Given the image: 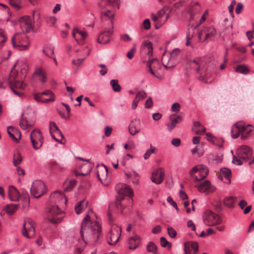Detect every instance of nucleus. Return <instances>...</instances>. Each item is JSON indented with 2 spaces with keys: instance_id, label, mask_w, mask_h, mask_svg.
I'll return each instance as SVG.
<instances>
[{
  "instance_id": "f257e3e1",
  "label": "nucleus",
  "mask_w": 254,
  "mask_h": 254,
  "mask_svg": "<svg viewBox=\"0 0 254 254\" xmlns=\"http://www.w3.org/2000/svg\"><path fill=\"white\" fill-rule=\"evenodd\" d=\"M90 216L87 215L83 220L80 231L81 239L74 232H71L67 238L69 244H73L77 252H82L87 244H95L101 234V227L97 221L91 224Z\"/></svg>"
},
{
  "instance_id": "f03ea898",
  "label": "nucleus",
  "mask_w": 254,
  "mask_h": 254,
  "mask_svg": "<svg viewBox=\"0 0 254 254\" xmlns=\"http://www.w3.org/2000/svg\"><path fill=\"white\" fill-rule=\"evenodd\" d=\"M63 201L66 202V200L62 192L56 191L50 195V201L51 204L47 208V214L48 220L53 223H60L64 217V214L58 204L52 203L57 204Z\"/></svg>"
},
{
  "instance_id": "7ed1b4c3",
  "label": "nucleus",
  "mask_w": 254,
  "mask_h": 254,
  "mask_svg": "<svg viewBox=\"0 0 254 254\" xmlns=\"http://www.w3.org/2000/svg\"><path fill=\"white\" fill-rule=\"evenodd\" d=\"M12 46L15 49L24 51L29 47L27 36L25 34H16L11 39Z\"/></svg>"
},
{
  "instance_id": "20e7f679",
  "label": "nucleus",
  "mask_w": 254,
  "mask_h": 254,
  "mask_svg": "<svg viewBox=\"0 0 254 254\" xmlns=\"http://www.w3.org/2000/svg\"><path fill=\"white\" fill-rule=\"evenodd\" d=\"M209 169L204 164H199L193 167L189 173L195 181H200L204 179L208 174Z\"/></svg>"
},
{
  "instance_id": "39448f33",
  "label": "nucleus",
  "mask_w": 254,
  "mask_h": 254,
  "mask_svg": "<svg viewBox=\"0 0 254 254\" xmlns=\"http://www.w3.org/2000/svg\"><path fill=\"white\" fill-rule=\"evenodd\" d=\"M203 219L204 223L209 226L218 225L222 221L219 215L210 210H207L203 213Z\"/></svg>"
},
{
  "instance_id": "423d86ee",
  "label": "nucleus",
  "mask_w": 254,
  "mask_h": 254,
  "mask_svg": "<svg viewBox=\"0 0 254 254\" xmlns=\"http://www.w3.org/2000/svg\"><path fill=\"white\" fill-rule=\"evenodd\" d=\"M216 30L213 26H204L199 33V40L202 42L206 40H212L216 36Z\"/></svg>"
},
{
  "instance_id": "0eeeda50",
  "label": "nucleus",
  "mask_w": 254,
  "mask_h": 254,
  "mask_svg": "<svg viewBox=\"0 0 254 254\" xmlns=\"http://www.w3.org/2000/svg\"><path fill=\"white\" fill-rule=\"evenodd\" d=\"M122 233V228L116 224H113L111 229L107 236L108 244L111 245H115L119 241Z\"/></svg>"
},
{
  "instance_id": "6e6552de",
  "label": "nucleus",
  "mask_w": 254,
  "mask_h": 254,
  "mask_svg": "<svg viewBox=\"0 0 254 254\" xmlns=\"http://www.w3.org/2000/svg\"><path fill=\"white\" fill-rule=\"evenodd\" d=\"M22 233L24 237L29 239L34 236V222L32 219L30 218H27L25 219L23 224Z\"/></svg>"
},
{
  "instance_id": "1a4fd4ad",
  "label": "nucleus",
  "mask_w": 254,
  "mask_h": 254,
  "mask_svg": "<svg viewBox=\"0 0 254 254\" xmlns=\"http://www.w3.org/2000/svg\"><path fill=\"white\" fill-rule=\"evenodd\" d=\"M30 191L35 198H39L46 192V189L42 181L37 180L33 183Z\"/></svg>"
},
{
  "instance_id": "9d476101",
  "label": "nucleus",
  "mask_w": 254,
  "mask_h": 254,
  "mask_svg": "<svg viewBox=\"0 0 254 254\" xmlns=\"http://www.w3.org/2000/svg\"><path fill=\"white\" fill-rule=\"evenodd\" d=\"M96 174L99 180L104 186H107L110 183V178L108 177V169L104 165L97 166Z\"/></svg>"
},
{
  "instance_id": "9b49d317",
  "label": "nucleus",
  "mask_w": 254,
  "mask_h": 254,
  "mask_svg": "<svg viewBox=\"0 0 254 254\" xmlns=\"http://www.w3.org/2000/svg\"><path fill=\"white\" fill-rule=\"evenodd\" d=\"M30 139L33 147L35 149H38L42 146L43 143V137L40 130H33L30 133Z\"/></svg>"
},
{
  "instance_id": "f8f14e48",
  "label": "nucleus",
  "mask_w": 254,
  "mask_h": 254,
  "mask_svg": "<svg viewBox=\"0 0 254 254\" xmlns=\"http://www.w3.org/2000/svg\"><path fill=\"white\" fill-rule=\"evenodd\" d=\"M34 21L29 16H23L19 19L20 27L26 32L31 31L34 27Z\"/></svg>"
},
{
  "instance_id": "ddd939ff",
  "label": "nucleus",
  "mask_w": 254,
  "mask_h": 254,
  "mask_svg": "<svg viewBox=\"0 0 254 254\" xmlns=\"http://www.w3.org/2000/svg\"><path fill=\"white\" fill-rule=\"evenodd\" d=\"M101 18L103 21H109L110 27L113 28V21L115 17V11L112 8H101Z\"/></svg>"
},
{
  "instance_id": "4468645a",
  "label": "nucleus",
  "mask_w": 254,
  "mask_h": 254,
  "mask_svg": "<svg viewBox=\"0 0 254 254\" xmlns=\"http://www.w3.org/2000/svg\"><path fill=\"white\" fill-rule=\"evenodd\" d=\"M34 124V118L33 114L24 113L22 115L19 125L22 129H27L33 126Z\"/></svg>"
},
{
  "instance_id": "2eb2a0df",
  "label": "nucleus",
  "mask_w": 254,
  "mask_h": 254,
  "mask_svg": "<svg viewBox=\"0 0 254 254\" xmlns=\"http://www.w3.org/2000/svg\"><path fill=\"white\" fill-rule=\"evenodd\" d=\"M237 155L244 161H248L252 156L253 152L250 147L242 145L237 150Z\"/></svg>"
},
{
  "instance_id": "dca6fc26",
  "label": "nucleus",
  "mask_w": 254,
  "mask_h": 254,
  "mask_svg": "<svg viewBox=\"0 0 254 254\" xmlns=\"http://www.w3.org/2000/svg\"><path fill=\"white\" fill-rule=\"evenodd\" d=\"M117 192L121 195H127L130 198L133 196V192L131 188L125 184H119L116 186Z\"/></svg>"
},
{
  "instance_id": "f3484780",
  "label": "nucleus",
  "mask_w": 254,
  "mask_h": 254,
  "mask_svg": "<svg viewBox=\"0 0 254 254\" xmlns=\"http://www.w3.org/2000/svg\"><path fill=\"white\" fill-rule=\"evenodd\" d=\"M113 33V28L109 27L99 35L97 41L101 44H105L110 41V37Z\"/></svg>"
},
{
  "instance_id": "a211bd4d",
  "label": "nucleus",
  "mask_w": 254,
  "mask_h": 254,
  "mask_svg": "<svg viewBox=\"0 0 254 254\" xmlns=\"http://www.w3.org/2000/svg\"><path fill=\"white\" fill-rule=\"evenodd\" d=\"M164 176L165 172L164 169L163 168H159L152 173L151 180L153 183L156 184H160L163 182Z\"/></svg>"
},
{
  "instance_id": "6ab92c4d",
  "label": "nucleus",
  "mask_w": 254,
  "mask_h": 254,
  "mask_svg": "<svg viewBox=\"0 0 254 254\" xmlns=\"http://www.w3.org/2000/svg\"><path fill=\"white\" fill-rule=\"evenodd\" d=\"M147 67L152 75L159 78L156 73V71L160 68V65L157 59H154L148 61L147 63Z\"/></svg>"
},
{
  "instance_id": "aec40b11",
  "label": "nucleus",
  "mask_w": 254,
  "mask_h": 254,
  "mask_svg": "<svg viewBox=\"0 0 254 254\" xmlns=\"http://www.w3.org/2000/svg\"><path fill=\"white\" fill-rule=\"evenodd\" d=\"M79 159L81 160L86 161V162L83 163L82 165H80V172L78 173L76 172L75 173V176H85L88 174L92 169V165L89 162L88 160H84L80 157L78 158Z\"/></svg>"
},
{
  "instance_id": "412c9836",
  "label": "nucleus",
  "mask_w": 254,
  "mask_h": 254,
  "mask_svg": "<svg viewBox=\"0 0 254 254\" xmlns=\"http://www.w3.org/2000/svg\"><path fill=\"white\" fill-rule=\"evenodd\" d=\"M72 36L79 44H82L87 36V33L84 31L74 28L72 30Z\"/></svg>"
},
{
  "instance_id": "4be33fe9",
  "label": "nucleus",
  "mask_w": 254,
  "mask_h": 254,
  "mask_svg": "<svg viewBox=\"0 0 254 254\" xmlns=\"http://www.w3.org/2000/svg\"><path fill=\"white\" fill-rule=\"evenodd\" d=\"M198 244L194 242H188L184 244L185 254H195L198 251Z\"/></svg>"
},
{
  "instance_id": "5701e85b",
  "label": "nucleus",
  "mask_w": 254,
  "mask_h": 254,
  "mask_svg": "<svg viewBox=\"0 0 254 254\" xmlns=\"http://www.w3.org/2000/svg\"><path fill=\"white\" fill-rule=\"evenodd\" d=\"M198 190L201 192L208 193L214 190V188L211 186L210 181L206 180L196 186Z\"/></svg>"
},
{
  "instance_id": "b1692460",
  "label": "nucleus",
  "mask_w": 254,
  "mask_h": 254,
  "mask_svg": "<svg viewBox=\"0 0 254 254\" xmlns=\"http://www.w3.org/2000/svg\"><path fill=\"white\" fill-rule=\"evenodd\" d=\"M161 61L163 65L167 69H171L175 66L174 60L168 54H163Z\"/></svg>"
},
{
  "instance_id": "393cba45",
  "label": "nucleus",
  "mask_w": 254,
  "mask_h": 254,
  "mask_svg": "<svg viewBox=\"0 0 254 254\" xmlns=\"http://www.w3.org/2000/svg\"><path fill=\"white\" fill-rule=\"evenodd\" d=\"M243 127V122H239L236 123L232 127L231 136L234 138H237L240 134H242V128Z\"/></svg>"
},
{
  "instance_id": "a878e982",
  "label": "nucleus",
  "mask_w": 254,
  "mask_h": 254,
  "mask_svg": "<svg viewBox=\"0 0 254 254\" xmlns=\"http://www.w3.org/2000/svg\"><path fill=\"white\" fill-rule=\"evenodd\" d=\"M141 243V238L138 235H135L129 238L128 240V248L130 250H135Z\"/></svg>"
},
{
  "instance_id": "bb28decb",
  "label": "nucleus",
  "mask_w": 254,
  "mask_h": 254,
  "mask_svg": "<svg viewBox=\"0 0 254 254\" xmlns=\"http://www.w3.org/2000/svg\"><path fill=\"white\" fill-rule=\"evenodd\" d=\"M204 63V61L203 58L196 57L192 61H190V65L192 68H194L197 72H199Z\"/></svg>"
},
{
  "instance_id": "cd10ccee",
  "label": "nucleus",
  "mask_w": 254,
  "mask_h": 254,
  "mask_svg": "<svg viewBox=\"0 0 254 254\" xmlns=\"http://www.w3.org/2000/svg\"><path fill=\"white\" fill-rule=\"evenodd\" d=\"M8 196L11 201H17L19 200L20 194L18 190L14 186H10L8 188Z\"/></svg>"
},
{
  "instance_id": "c85d7f7f",
  "label": "nucleus",
  "mask_w": 254,
  "mask_h": 254,
  "mask_svg": "<svg viewBox=\"0 0 254 254\" xmlns=\"http://www.w3.org/2000/svg\"><path fill=\"white\" fill-rule=\"evenodd\" d=\"M139 121L137 120H134L130 123L128 127V130L131 135H134L139 132Z\"/></svg>"
},
{
  "instance_id": "c756f323",
  "label": "nucleus",
  "mask_w": 254,
  "mask_h": 254,
  "mask_svg": "<svg viewBox=\"0 0 254 254\" xmlns=\"http://www.w3.org/2000/svg\"><path fill=\"white\" fill-rule=\"evenodd\" d=\"M49 127H50V133L52 136V137L57 142L59 143H61V142L60 141V139L59 138H57L56 137V135L55 134V133H58L60 134V130H59L58 126L55 124V123L53 122H51L49 124Z\"/></svg>"
},
{
  "instance_id": "7c9ffc66",
  "label": "nucleus",
  "mask_w": 254,
  "mask_h": 254,
  "mask_svg": "<svg viewBox=\"0 0 254 254\" xmlns=\"http://www.w3.org/2000/svg\"><path fill=\"white\" fill-rule=\"evenodd\" d=\"M118 5V2L115 0H100L98 2V6L100 8H108L110 6Z\"/></svg>"
},
{
  "instance_id": "2f4dec72",
  "label": "nucleus",
  "mask_w": 254,
  "mask_h": 254,
  "mask_svg": "<svg viewBox=\"0 0 254 254\" xmlns=\"http://www.w3.org/2000/svg\"><path fill=\"white\" fill-rule=\"evenodd\" d=\"M171 123L166 124L168 129L169 131L173 130L176 126L177 124L180 123L182 121V117L180 116H178L176 118L172 119L170 118Z\"/></svg>"
},
{
  "instance_id": "473e14b6",
  "label": "nucleus",
  "mask_w": 254,
  "mask_h": 254,
  "mask_svg": "<svg viewBox=\"0 0 254 254\" xmlns=\"http://www.w3.org/2000/svg\"><path fill=\"white\" fill-rule=\"evenodd\" d=\"M142 50L147 54L149 57L152 55L153 47L152 43L148 41H145L142 46Z\"/></svg>"
},
{
  "instance_id": "72a5a7b5",
  "label": "nucleus",
  "mask_w": 254,
  "mask_h": 254,
  "mask_svg": "<svg viewBox=\"0 0 254 254\" xmlns=\"http://www.w3.org/2000/svg\"><path fill=\"white\" fill-rule=\"evenodd\" d=\"M192 130L196 134H200L205 132L206 128L199 122L196 121L193 122Z\"/></svg>"
},
{
  "instance_id": "f704fd0d",
  "label": "nucleus",
  "mask_w": 254,
  "mask_h": 254,
  "mask_svg": "<svg viewBox=\"0 0 254 254\" xmlns=\"http://www.w3.org/2000/svg\"><path fill=\"white\" fill-rule=\"evenodd\" d=\"M201 11V7L198 2L194 3L191 7L189 11L190 19H194V15Z\"/></svg>"
},
{
  "instance_id": "c9c22d12",
  "label": "nucleus",
  "mask_w": 254,
  "mask_h": 254,
  "mask_svg": "<svg viewBox=\"0 0 254 254\" xmlns=\"http://www.w3.org/2000/svg\"><path fill=\"white\" fill-rule=\"evenodd\" d=\"M237 201V198L233 196H228L225 198L223 201V204L227 207L233 208Z\"/></svg>"
},
{
  "instance_id": "e433bc0d",
  "label": "nucleus",
  "mask_w": 254,
  "mask_h": 254,
  "mask_svg": "<svg viewBox=\"0 0 254 254\" xmlns=\"http://www.w3.org/2000/svg\"><path fill=\"white\" fill-rule=\"evenodd\" d=\"M88 202L84 200L79 201L75 206V211L78 214L81 213L82 210L85 209L87 206Z\"/></svg>"
},
{
  "instance_id": "4c0bfd02",
  "label": "nucleus",
  "mask_w": 254,
  "mask_h": 254,
  "mask_svg": "<svg viewBox=\"0 0 254 254\" xmlns=\"http://www.w3.org/2000/svg\"><path fill=\"white\" fill-rule=\"evenodd\" d=\"M90 49H89L88 47L84 48L83 49L82 51H80V50L76 51L77 53H80L79 54V56L82 57V58L79 59L78 60V62L79 63H82V62L86 59V58L90 55Z\"/></svg>"
},
{
  "instance_id": "58836bf2",
  "label": "nucleus",
  "mask_w": 254,
  "mask_h": 254,
  "mask_svg": "<svg viewBox=\"0 0 254 254\" xmlns=\"http://www.w3.org/2000/svg\"><path fill=\"white\" fill-rule=\"evenodd\" d=\"M19 207V204H10L6 205L4 207V210L8 215H12L16 211Z\"/></svg>"
},
{
  "instance_id": "ea45409f",
  "label": "nucleus",
  "mask_w": 254,
  "mask_h": 254,
  "mask_svg": "<svg viewBox=\"0 0 254 254\" xmlns=\"http://www.w3.org/2000/svg\"><path fill=\"white\" fill-rule=\"evenodd\" d=\"M243 127L242 128V134H241V136L243 138H246L247 135L252 132L254 127L250 125H248L246 126L245 123L243 122Z\"/></svg>"
},
{
  "instance_id": "a19ab883",
  "label": "nucleus",
  "mask_w": 254,
  "mask_h": 254,
  "mask_svg": "<svg viewBox=\"0 0 254 254\" xmlns=\"http://www.w3.org/2000/svg\"><path fill=\"white\" fill-rule=\"evenodd\" d=\"M225 27V31L226 32V34H230L232 35H233V32H232V22L231 20H229L228 19H225L224 22V25Z\"/></svg>"
},
{
  "instance_id": "79ce46f5",
  "label": "nucleus",
  "mask_w": 254,
  "mask_h": 254,
  "mask_svg": "<svg viewBox=\"0 0 254 254\" xmlns=\"http://www.w3.org/2000/svg\"><path fill=\"white\" fill-rule=\"evenodd\" d=\"M34 75H37L39 77V79L42 82L44 83L46 82L47 78L45 75V72L41 68H39L36 70L34 73Z\"/></svg>"
},
{
  "instance_id": "37998d69",
  "label": "nucleus",
  "mask_w": 254,
  "mask_h": 254,
  "mask_svg": "<svg viewBox=\"0 0 254 254\" xmlns=\"http://www.w3.org/2000/svg\"><path fill=\"white\" fill-rule=\"evenodd\" d=\"M146 250L148 253L155 254L157 252V247L154 242H149L147 245Z\"/></svg>"
},
{
  "instance_id": "c03bdc74",
  "label": "nucleus",
  "mask_w": 254,
  "mask_h": 254,
  "mask_svg": "<svg viewBox=\"0 0 254 254\" xmlns=\"http://www.w3.org/2000/svg\"><path fill=\"white\" fill-rule=\"evenodd\" d=\"M237 72L242 74H247L249 72V69L247 66L244 64L238 65L235 69Z\"/></svg>"
},
{
  "instance_id": "a18cd8bd",
  "label": "nucleus",
  "mask_w": 254,
  "mask_h": 254,
  "mask_svg": "<svg viewBox=\"0 0 254 254\" xmlns=\"http://www.w3.org/2000/svg\"><path fill=\"white\" fill-rule=\"evenodd\" d=\"M110 85L115 92H120L121 90V87L118 83V80L112 79L110 81Z\"/></svg>"
},
{
  "instance_id": "49530a36",
  "label": "nucleus",
  "mask_w": 254,
  "mask_h": 254,
  "mask_svg": "<svg viewBox=\"0 0 254 254\" xmlns=\"http://www.w3.org/2000/svg\"><path fill=\"white\" fill-rule=\"evenodd\" d=\"M22 158L19 153L14 154L13 158V164L14 166H17L20 164L22 161Z\"/></svg>"
},
{
  "instance_id": "de8ad7c7",
  "label": "nucleus",
  "mask_w": 254,
  "mask_h": 254,
  "mask_svg": "<svg viewBox=\"0 0 254 254\" xmlns=\"http://www.w3.org/2000/svg\"><path fill=\"white\" fill-rule=\"evenodd\" d=\"M43 53L47 57L52 58L54 56V50L52 48L46 47L43 49Z\"/></svg>"
},
{
  "instance_id": "09e8293b",
  "label": "nucleus",
  "mask_w": 254,
  "mask_h": 254,
  "mask_svg": "<svg viewBox=\"0 0 254 254\" xmlns=\"http://www.w3.org/2000/svg\"><path fill=\"white\" fill-rule=\"evenodd\" d=\"M126 176L128 178H134L135 180L134 181H133L132 182L133 183L138 184L139 182L138 177L139 176L138 174H137L135 172H132L129 173H126Z\"/></svg>"
},
{
  "instance_id": "8fccbe9b",
  "label": "nucleus",
  "mask_w": 254,
  "mask_h": 254,
  "mask_svg": "<svg viewBox=\"0 0 254 254\" xmlns=\"http://www.w3.org/2000/svg\"><path fill=\"white\" fill-rule=\"evenodd\" d=\"M220 171L224 177L230 180L231 177V171L230 169L226 168H223L221 169Z\"/></svg>"
},
{
  "instance_id": "3c124183",
  "label": "nucleus",
  "mask_w": 254,
  "mask_h": 254,
  "mask_svg": "<svg viewBox=\"0 0 254 254\" xmlns=\"http://www.w3.org/2000/svg\"><path fill=\"white\" fill-rule=\"evenodd\" d=\"M9 3L10 5L16 10H18L22 7L21 3L19 2L17 0H9Z\"/></svg>"
},
{
  "instance_id": "603ef678",
  "label": "nucleus",
  "mask_w": 254,
  "mask_h": 254,
  "mask_svg": "<svg viewBox=\"0 0 254 254\" xmlns=\"http://www.w3.org/2000/svg\"><path fill=\"white\" fill-rule=\"evenodd\" d=\"M12 128H14V127L9 126L7 127V131L9 136L11 137V138L15 142H18V139L15 136V134L13 133L12 131Z\"/></svg>"
},
{
  "instance_id": "864d4df0",
  "label": "nucleus",
  "mask_w": 254,
  "mask_h": 254,
  "mask_svg": "<svg viewBox=\"0 0 254 254\" xmlns=\"http://www.w3.org/2000/svg\"><path fill=\"white\" fill-rule=\"evenodd\" d=\"M45 19L48 24L52 26L54 25L57 21L56 17L54 16H47L45 17Z\"/></svg>"
},
{
  "instance_id": "5fc2aeb1",
  "label": "nucleus",
  "mask_w": 254,
  "mask_h": 254,
  "mask_svg": "<svg viewBox=\"0 0 254 254\" xmlns=\"http://www.w3.org/2000/svg\"><path fill=\"white\" fill-rule=\"evenodd\" d=\"M8 84V80L6 79H0V93H2Z\"/></svg>"
},
{
  "instance_id": "6e6d98bb",
  "label": "nucleus",
  "mask_w": 254,
  "mask_h": 254,
  "mask_svg": "<svg viewBox=\"0 0 254 254\" xmlns=\"http://www.w3.org/2000/svg\"><path fill=\"white\" fill-rule=\"evenodd\" d=\"M146 96V93L144 91L142 90L137 92L134 99L137 100L138 101H139L140 100H142L145 98Z\"/></svg>"
},
{
  "instance_id": "4d7b16f0",
  "label": "nucleus",
  "mask_w": 254,
  "mask_h": 254,
  "mask_svg": "<svg viewBox=\"0 0 254 254\" xmlns=\"http://www.w3.org/2000/svg\"><path fill=\"white\" fill-rule=\"evenodd\" d=\"M160 245L162 247L165 248V247H167V246H168L169 248H171V246H172L171 243L170 242H168L165 237H161L160 239Z\"/></svg>"
},
{
  "instance_id": "13d9d810",
  "label": "nucleus",
  "mask_w": 254,
  "mask_h": 254,
  "mask_svg": "<svg viewBox=\"0 0 254 254\" xmlns=\"http://www.w3.org/2000/svg\"><path fill=\"white\" fill-rule=\"evenodd\" d=\"M6 40V38L4 34L3 31L0 29V49L2 48Z\"/></svg>"
},
{
  "instance_id": "bf43d9fd",
  "label": "nucleus",
  "mask_w": 254,
  "mask_h": 254,
  "mask_svg": "<svg viewBox=\"0 0 254 254\" xmlns=\"http://www.w3.org/2000/svg\"><path fill=\"white\" fill-rule=\"evenodd\" d=\"M167 231L169 236L172 238H174L176 237L177 232L172 227H168L167 228Z\"/></svg>"
},
{
  "instance_id": "052dcab7",
  "label": "nucleus",
  "mask_w": 254,
  "mask_h": 254,
  "mask_svg": "<svg viewBox=\"0 0 254 254\" xmlns=\"http://www.w3.org/2000/svg\"><path fill=\"white\" fill-rule=\"evenodd\" d=\"M155 148L151 146V149H148L144 154L143 158L146 160L149 158L151 154L154 152Z\"/></svg>"
},
{
  "instance_id": "680f3d73",
  "label": "nucleus",
  "mask_w": 254,
  "mask_h": 254,
  "mask_svg": "<svg viewBox=\"0 0 254 254\" xmlns=\"http://www.w3.org/2000/svg\"><path fill=\"white\" fill-rule=\"evenodd\" d=\"M243 161L244 160L242 159L239 157L238 156H234L233 158L232 162L235 164L241 165L243 164Z\"/></svg>"
},
{
  "instance_id": "e2e57ef3",
  "label": "nucleus",
  "mask_w": 254,
  "mask_h": 254,
  "mask_svg": "<svg viewBox=\"0 0 254 254\" xmlns=\"http://www.w3.org/2000/svg\"><path fill=\"white\" fill-rule=\"evenodd\" d=\"M180 105L179 103H174L171 107V109L173 112L175 113H178L180 111Z\"/></svg>"
},
{
  "instance_id": "0e129e2a",
  "label": "nucleus",
  "mask_w": 254,
  "mask_h": 254,
  "mask_svg": "<svg viewBox=\"0 0 254 254\" xmlns=\"http://www.w3.org/2000/svg\"><path fill=\"white\" fill-rule=\"evenodd\" d=\"M167 201L172 205L175 209L177 211H179V208L178 207L177 203L173 200V199L170 196H168L167 198Z\"/></svg>"
},
{
  "instance_id": "69168bd1",
  "label": "nucleus",
  "mask_w": 254,
  "mask_h": 254,
  "mask_svg": "<svg viewBox=\"0 0 254 254\" xmlns=\"http://www.w3.org/2000/svg\"><path fill=\"white\" fill-rule=\"evenodd\" d=\"M180 53V51L178 49H176L174 50L168 54L174 60L176 58V57Z\"/></svg>"
},
{
  "instance_id": "338daca9",
  "label": "nucleus",
  "mask_w": 254,
  "mask_h": 254,
  "mask_svg": "<svg viewBox=\"0 0 254 254\" xmlns=\"http://www.w3.org/2000/svg\"><path fill=\"white\" fill-rule=\"evenodd\" d=\"M76 181L75 180H71L69 183L68 186L65 188L64 190L67 191L71 189L76 185Z\"/></svg>"
},
{
  "instance_id": "774afa93",
  "label": "nucleus",
  "mask_w": 254,
  "mask_h": 254,
  "mask_svg": "<svg viewBox=\"0 0 254 254\" xmlns=\"http://www.w3.org/2000/svg\"><path fill=\"white\" fill-rule=\"evenodd\" d=\"M153 106V101L151 97H149L145 103V107L146 109H150Z\"/></svg>"
}]
</instances>
